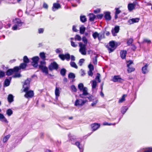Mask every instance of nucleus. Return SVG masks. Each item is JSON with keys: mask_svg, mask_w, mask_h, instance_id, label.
Instances as JSON below:
<instances>
[{"mask_svg": "<svg viewBox=\"0 0 152 152\" xmlns=\"http://www.w3.org/2000/svg\"><path fill=\"white\" fill-rule=\"evenodd\" d=\"M13 22L15 24L12 27V29L14 30L20 29L21 26L23 23L21 22L20 20L18 18H16L13 20Z\"/></svg>", "mask_w": 152, "mask_h": 152, "instance_id": "f257e3e1", "label": "nucleus"}, {"mask_svg": "<svg viewBox=\"0 0 152 152\" xmlns=\"http://www.w3.org/2000/svg\"><path fill=\"white\" fill-rule=\"evenodd\" d=\"M79 45L80 47L79 50L80 52L83 55H86V45L81 42H80Z\"/></svg>", "mask_w": 152, "mask_h": 152, "instance_id": "f03ea898", "label": "nucleus"}, {"mask_svg": "<svg viewBox=\"0 0 152 152\" xmlns=\"http://www.w3.org/2000/svg\"><path fill=\"white\" fill-rule=\"evenodd\" d=\"M109 46L107 48L109 53H110L113 51L115 49L116 47L115 46V44L113 41L110 42L109 43Z\"/></svg>", "mask_w": 152, "mask_h": 152, "instance_id": "7ed1b4c3", "label": "nucleus"}, {"mask_svg": "<svg viewBox=\"0 0 152 152\" xmlns=\"http://www.w3.org/2000/svg\"><path fill=\"white\" fill-rule=\"evenodd\" d=\"M58 68V65L56 62H53L49 65L48 68L50 70L52 71L53 69H57Z\"/></svg>", "mask_w": 152, "mask_h": 152, "instance_id": "20e7f679", "label": "nucleus"}, {"mask_svg": "<svg viewBox=\"0 0 152 152\" xmlns=\"http://www.w3.org/2000/svg\"><path fill=\"white\" fill-rule=\"evenodd\" d=\"M39 59V57L38 56H34L32 58V64L34 67H36L37 66Z\"/></svg>", "mask_w": 152, "mask_h": 152, "instance_id": "39448f33", "label": "nucleus"}, {"mask_svg": "<svg viewBox=\"0 0 152 152\" xmlns=\"http://www.w3.org/2000/svg\"><path fill=\"white\" fill-rule=\"evenodd\" d=\"M89 99L90 101L92 102L91 104V106L93 107L95 106L98 102V100L96 98L93 96L90 97Z\"/></svg>", "mask_w": 152, "mask_h": 152, "instance_id": "423d86ee", "label": "nucleus"}, {"mask_svg": "<svg viewBox=\"0 0 152 152\" xmlns=\"http://www.w3.org/2000/svg\"><path fill=\"white\" fill-rule=\"evenodd\" d=\"M86 102L85 101L81 99H77L75 101V105L76 106H82Z\"/></svg>", "mask_w": 152, "mask_h": 152, "instance_id": "0eeeda50", "label": "nucleus"}, {"mask_svg": "<svg viewBox=\"0 0 152 152\" xmlns=\"http://www.w3.org/2000/svg\"><path fill=\"white\" fill-rule=\"evenodd\" d=\"M112 80L115 82H121L123 81V80L120 77L119 75L114 76Z\"/></svg>", "mask_w": 152, "mask_h": 152, "instance_id": "6e6552de", "label": "nucleus"}, {"mask_svg": "<svg viewBox=\"0 0 152 152\" xmlns=\"http://www.w3.org/2000/svg\"><path fill=\"white\" fill-rule=\"evenodd\" d=\"M61 88L59 87H56L55 93L56 96V99L57 100H58V97L60 96V94L61 92L60 90Z\"/></svg>", "mask_w": 152, "mask_h": 152, "instance_id": "1a4fd4ad", "label": "nucleus"}, {"mask_svg": "<svg viewBox=\"0 0 152 152\" xmlns=\"http://www.w3.org/2000/svg\"><path fill=\"white\" fill-rule=\"evenodd\" d=\"M34 95V92L33 91L30 90L26 93L24 96L26 98H31Z\"/></svg>", "mask_w": 152, "mask_h": 152, "instance_id": "9d476101", "label": "nucleus"}, {"mask_svg": "<svg viewBox=\"0 0 152 152\" xmlns=\"http://www.w3.org/2000/svg\"><path fill=\"white\" fill-rule=\"evenodd\" d=\"M61 7V6L60 4L58 3H54L52 7V10L53 11H55L60 8Z\"/></svg>", "mask_w": 152, "mask_h": 152, "instance_id": "9b49d317", "label": "nucleus"}, {"mask_svg": "<svg viewBox=\"0 0 152 152\" xmlns=\"http://www.w3.org/2000/svg\"><path fill=\"white\" fill-rule=\"evenodd\" d=\"M119 26H115L114 28L113 29H112V30L113 35L114 36H115L116 35V34L117 33L119 32Z\"/></svg>", "mask_w": 152, "mask_h": 152, "instance_id": "f8f14e48", "label": "nucleus"}, {"mask_svg": "<svg viewBox=\"0 0 152 152\" xmlns=\"http://www.w3.org/2000/svg\"><path fill=\"white\" fill-rule=\"evenodd\" d=\"M140 19L138 18H132L129 20L128 22L130 24L134 23H137L139 22Z\"/></svg>", "mask_w": 152, "mask_h": 152, "instance_id": "ddd939ff", "label": "nucleus"}, {"mask_svg": "<svg viewBox=\"0 0 152 152\" xmlns=\"http://www.w3.org/2000/svg\"><path fill=\"white\" fill-rule=\"evenodd\" d=\"M148 65L147 64H146L142 68V71L143 74H145L148 72Z\"/></svg>", "mask_w": 152, "mask_h": 152, "instance_id": "4468645a", "label": "nucleus"}, {"mask_svg": "<svg viewBox=\"0 0 152 152\" xmlns=\"http://www.w3.org/2000/svg\"><path fill=\"white\" fill-rule=\"evenodd\" d=\"M135 5L134 3H129L128 4V8L129 11L132 10L135 8Z\"/></svg>", "mask_w": 152, "mask_h": 152, "instance_id": "2eb2a0df", "label": "nucleus"}, {"mask_svg": "<svg viewBox=\"0 0 152 152\" xmlns=\"http://www.w3.org/2000/svg\"><path fill=\"white\" fill-rule=\"evenodd\" d=\"M41 67L39 68L41 69L43 72L45 73V74H47L48 73V68L45 66H40Z\"/></svg>", "mask_w": 152, "mask_h": 152, "instance_id": "dca6fc26", "label": "nucleus"}, {"mask_svg": "<svg viewBox=\"0 0 152 152\" xmlns=\"http://www.w3.org/2000/svg\"><path fill=\"white\" fill-rule=\"evenodd\" d=\"M83 91V94H80V96L81 97L83 98V95H86L88 94V89L86 87H84L82 91Z\"/></svg>", "mask_w": 152, "mask_h": 152, "instance_id": "f3484780", "label": "nucleus"}, {"mask_svg": "<svg viewBox=\"0 0 152 152\" xmlns=\"http://www.w3.org/2000/svg\"><path fill=\"white\" fill-rule=\"evenodd\" d=\"M99 126L100 125L99 124L96 123H94L91 125V126L93 131L97 130L99 127Z\"/></svg>", "mask_w": 152, "mask_h": 152, "instance_id": "a211bd4d", "label": "nucleus"}, {"mask_svg": "<svg viewBox=\"0 0 152 152\" xmlns=\"http://www.w3.org/2000/svg\"><path fill=\"white\" fill-rule=\"evenodd\" d=\"M104 18L106 20H110L111 18L110 13L108 12H105Z\"/></svg>", "mask_w": 152, "mask_h": 152, "instance_id": "6ab92c4d", "label": "nucleus"}, {"mask_svg": "<svg viewBox=\"0 0 152 152\" xmlns=\"http://www.w3.org/2000/svg\"><path fill=\"white\" fill-rule=\"evenodd\" d=\"M11 78L10 77V80L8 79H6L5 80L4 82V86H8L10 85V80H11Z\"/></svg>", "mask_w": 152, "mask_h": 152, "instance_id": "aec40b11", "label": "nucleus"}, {"mask_svg": "<svg viewBox=\"0 0 152 152\" xmlns=\"http://www.w3.org/2000/svg\"><path fill=\"white\" fill-rule=\"evenodd\" d=\"M72 144H75L76 145L79 149L80 152H81V151H83L82 148V147H80V143L79 142L75 141V142H72Z\"/></svg>", "mask_w": 152, "mask_h": 152, "instance_id": "412c9836", "label": "nucleus"}, {"mask_svg": "<svg viewBox=\"0 0 152 152\" xmlns=\"http://www.w3.org/2000/svg\"><path fill=\"white\" fill-rule=\"evenodd\" d=\"M71 59L72 61H74L75 60V57L73 55L70 56L68 53H67V61H69Z\"/></svg>", "mask_w": 152, "mask_h": 152, "instance_id": "4be33fe9", "label": "nucleus"}, {"mask_svg": "<svg viewBox=\"0 0 152 152\" xmlns=\"http://www.w3.org/2000/svg\"><path fill=\"white\" fill-rule=\"evenodd\" d=\"M31 81V79L30 78H28L24 83L23 86H30L29 85Z\"/></svg>", "mask_w": 152, "mask_h": 152, "instance_id": "5701e85b", "label": "nucleus"}, {"mask_svg": "<svg viewBox=\"0 0 152 152\" xmlns=\"http://www.w3.org/2000/svg\"><path fill=\"white\" fill-rule=\"evenodd\" d=\"M92 36L94 39H95L97 37H98V39H100L101 38L100 37V34L96 32L93 33Z\"/></svg>", "mask_w": 152, "mask_h": 152, "instance_id": "b1692460", "label": "nucleus"}, {"mask_svg": "<svg viewBox=\"0 0 152 152\" xmlns=\"http://www.w3.org/2000/svg\"><path fill=\"white\" fill-rule=\"evenodd\" d=\"M126 51V50L121 51L120 52L121 56L122 59L125 58Z\"/></svg>", "mask_w": 152, "mask_h": 152, "instance_id": "393cba45", "label": "nucleus"}, {"mask_svg": "<svg viewBox=\"0 0 152 152\" xmlns=\"http://www.w3.org/2000/svg\"><path fill=\"white\" fill-rule=\"evenodd\" d=\"M7 99L8 102L11 103L13 101V96L12 94H10L9 95L7 98Z\"/></svg>", "mask_w": 152, "mask_h": 152, "instance_id": "a878e982", "label": "nucleus"}, {"mask_svg": "<svg viewBox=\"0 0 152 152\" xmlns=\"http://www.w3.org/2000/svg\"><path fill=\"white\" fill-rule=\"evenodd\" d=\"M91 83L92 89H94L95 88L97 85V83L96 81L95 80H92L91 81Z\"/></svg>", "mask_w": 152, "mask_h": 152, "instance_id": "bb28decb", "label": "nucleus"}, {"mask_svg": "<svg viewBox=\"0 0 152 152\" xmlns=\"http://www.w3.org/2000/svg\"><path fill=\"white\" fill-rule=\"evenodd\" d=\"M127 95L126 94H124L123 95L122 97L119 99L118 101V102L119 103H121L123 102L125 100V98L126 96Z\"/></svg>", "mask_w": 152, "mask_h": 152, "instance_id": "cd10ccee", "label": "nucleus"}, {"mask_svg": "<svg viewBox=\"0 0 152 152\" xmlns=\"http://www.w3.org/2000/svg\"><path fill=\"white\" fill-rule=\"evenodd\" d=\"M69 137L70 138V140L72 142H75L76 141V137L74 136H71L70 135H69Z\"/></svg>", "mask_w": 152, "mask_h": 152, "instance_id": "c85d7f7f", "label": "nucleus"}, {"mask_svg": "<svg viewBox=\"0 0 152 152\" xmlns=\"http://www.w3.org/2000/svg\"><path fill=\"white\" fill-rule=\"evenodd\" d=\"M13 72V70L12 69H10L7 71L6 75L8 76H10L12 75Z\"/></svg>", "mask_w": 152, "mask_h": 152, "instance_id": "c756f323", "label": "nucleus"}, {"mask_svg": "<svg viewBox=\"0 0 152 152\" xmlns=\"http://www.w3.org/2000/svg\"><path fill=\"white\" fill-rule=\"evenodd\" d=\"M89 20L91 21H93L96 18L95 15L93 14H90L89 15Z\"/></svg>", "mask_w": 152, "mask_h": 152, "instance_id": "7c9ffc66", "label": "nucleus"}, {"mask_svg": "<svg viewBox=\"0 0 152 152\" xmlns=\"http://www.w3.org/2000/svg\"><path fill=\"white\" fill-rule=\"evenodd\" d=\"M13 113L12 110L9 109L7 110L6 111V114L8 116H10Z\"/></svg>", "mask_w": 152, "mask_h": 152, "instance_id": "2f4dec72", "label": "nucleus"}, {"mask_svg": "<svg viewBox=\"0 0 152 152\" xmlns=\"http://www.w3.org/2000/svg\"><path fill=\"white\" fill-rule=\"evenodd\" d=\"M40 58L43 60H45L46 58L45 54L44 52H41L39 53Z\"/></svg>", "mask_w": 152, "mask_h": 152, "instance_id": "473e14b6", "label": "nucleus"}, {"mask_svg": "<svg viewBox=\"0 0 152 152\" xmlns=\"http://www.w3.org/2000/svg\"><path fill=\"white\" fill-rule=\"evenodd\" d=\"M59 57L62 60H64L66 58V54L64 55L63 54H60L59 55Z\"/></svg>", "mask_w": 152, "mask_h": 152, "instance_id": "72a5a7b5", "label": "nucleus"}, {"mask_svg": "<svg viewBox=\"0 0 152 152\" xmlns=\"http://www.w3.org/2000/svg\"><path fill=\"white\" fill-rule=\"evenodd\" d=\"M86 30V28L83 26L80 27V33L81 34H83Z\"/></svg>", "mask_w": 152, "mask_h": 152, "instance_id": "f704fd0d", "label": "nucleus"}, {"mask_svg": "<svg viewBox=\"0 0 152 152\" xmlns=\"http://www.w3.org/2000/svg\"><path fill=\"white\" fill-rule=\"evenodd\" d=\"M70 66L73 68L76 69H77L78 68L77 66L75 64V63L74 62H71L70 63Z\"/></svg>", "mask_w": 152, "mask_h": 152, "instance_id": "c9c22d12", "label": "nucleus"}, {"mask_svg": "<svg viewBox=\"0 0 152 152\" xmlns=\"http://www.w3.org/2000/svg\"><path fill=\"white\" fill-rule=\"evenodd\" d=\"M80 20L82 22H85L86 21V16L84 15H81L80 16Z\"/></svg>", "mask_w": 152, "mask_h": 152, "instance_id": "e433bc0d", "label": "nucleus"}, {"mask_svg": "<svg viewBox=\"0 0 152 152\" xmlns=\"http://www.w3.org/2000/svg\"><path fill=\"white\" fill-rule=\"evenodd\" d=\"M128 108L126 106L123 107L121 109V112L123 114H124L127 110Z\"/></svg>", "mask_w": 152, "mask_h": 152, "instance_id": "4c0bfd02", "label": "nucleus"}, {"mask_svg": "<svg viewBox=\"0 0 152 152\" xmlns=\"http://www.w3.org/2000/svg\"><path fill=\"white\" fill-rule=\"evenodd\" d=\"M66 73V70L64 69H62L60 71V74L61 75L63 76L65 75Z\"/></svg>", "mask_w": 152, "mask_h": 152, "instance_id": "58836bf2", "label": "nucleus"}, {"mask_svg": "<svg viewBox=\"0 0 152 152\" xmlns=\"http://www.w3.org/2000/svg\"><path fill=\"white\" fill-rule=\"evenodd\" d=\"M10 135H8L6 136H5L3 139V141L4 142H6L8 140L10 137Z\"/></svg>", "mask_w": 152, "mask_h": 152, "instance_id": "ea45409f", "label": "nucleus"}, {"mask_svg": "<svg viewBox=\"0 0 152 152\" xmlns=\"http://www.w3.org/2000/svg\"><path fill=\"white\" fill-rule=\"evenodd\" d=\"M143 152H152V148H148L144 149Z\"/></svg>", "mask_w": 152, "mask_h": 152, "instance_id": "a19ab883", "label": "nucleus"}, {"mask_svg": "<svg viewBox=\"0 0 152 152\" xmlns=\"http://www.w3.org/2000/svg\"><path fill=\"white\" fill-rule=\"evenodd\" d=\"M23 60L24 62L26 64L28 63L29 62V59L26 56H25L23 57Z\"/></svg>", "mask_w": 152, "mask_h": 152, "instance_id": "79ce46f5", "label": "nucleus"}, {"mask_svg": "<svg viewBox=\"0 0 152 152\" xmlns=\"http://www.w3.org/2000/svg\"><path fill=\"white\" fill-rule=\"evenodd\" d=\"M27 66V64L25 63H22L20 64L19 68L20 69H23L25 68Z\"/></svg>", "mask_w": 152, "mask_h": 152, "instance_id": "37998d69", "label": "nucleus"}, {"mask_svg": "<svg viewBox=\"0 0 152 152\" xmlns=\"http://www.w3.org/2000/svg\"><path fill=\"white\" fill-rule=\"evenodd\" d=\"M84 88L83 85L82 83H80L78 85V88L80 91H82Z\"/></svg>", "mask_w": 152, "mask_h": 152, "instance_id": "c03bdc74", "label": "nucleus"}, {"mask_svg": "<svg viewBox=\"0 0 152 152\" xmlns=\"http://www.w3.org/2000/svg\"><path fill=\"white\" fill-rule=\"evenodd\" d=\"M75 77V75L73 73H70L68 75V77L69 78L74 79Z\"/></svg>", "mask_w": 152, "mask_h": 152, "instance_id": "a18cd8bd", "label": "nucleus"}, {"mask_svg": "<svg viewBox=\"0 0 152 152\" xmlns=\"http://www.w3.org/2000/svg\"><path fill=\"white\" fill-rule=\"evenodd\" d=\"M0 120L1 121L4 122L5 123L7 124L8 123V121H7V119L5 117L4 115L3 116L2 118H1V119Z\"/></svg>", "mask_w": 152, "mask_h": 152, "instance_id": "49530a36", "label": "nucleus"}, {"mask_svg": "<svg viewBox=\"0 0 152 152\" xmlns=\"http://www.w3.org/2000/svg\"><path fill=\"white\" fill-rule=\"evenodd\" d=\"M46 64V62L45 61V60H43V61L40 62V64L39 65V68L41 67L40 66H44Z\"/></svg>", "mask_w": 152, "mask_h": 152, "instance_id": "de8ad7c7", "label": "nucleus"}, {"mask_svg": "<svg viewBox=\"0 0 152 152\" xmlns=\"http://www.w3.org/2000/svg\"><path fill=\"white\" fill-rule=\"evenodd\" d=\"M21 75L20 73H16L12 76V77L13 78L19 77Z\"/></svg>", "mask_w": 152, "mask_h": 152, "instance_id": "09e8293b", "label": "nucleus"}, {"mask_svg": "<svg viewBox=\"0 0 152 152\" xmlns=\"http://www.w3.org/2000/svg\"><path fill=\"white\" fill-rule=\"evenodd\" d=\"M29 86H23V88H24L23 90V91L26 93L27 92H28V90L29 89Z\"/></svg>", "mask_w": 152, "mask_h": 152, "instance_id": "8fccbe9b", "label": "nucleus"}, {"mask_svg": "<svg viewBox=\"0 0 152 152\" xmlns=\"http://www.w3.org/2000/svg\"><path fill=\"white\" fill-rule=\"evenodd\" d=\"M100 74L99 73H97V76L95 78L96 80H98L99 83H100L101 82V80L100 79Z\"/></svg>", "mask_w": 152, "mask_h": 152, "instance_id": "3c124183", "label": "nucleus"}, {"mask_svg": "<svg viewBox=\"0 0 152 152\" xmlns=\"http://www.w3.org/2000/svg\"><path fill=\"white\" fill-rule=\"evenodd\" d=\"M20 68L18 66H15L12 69L13 70V72H16L18 71L20 69Z\"/></svg>", "mask_w": 152, "mask_h": 152, "instance_id": "603ef678", "label": "nucleus"}, {"mask_svg": "<svg viewBox=\"0 0 152 152\" xmlns=\"http://www.w3.org/2000/svg\"><path fill=\"white\" fill-rule=\"evenodd\" d=\"M55 51L56 53H62V50L61 48H59L56 49L55 50Z\"/></svg>", "mask_w": 152, "mask_h": 152, "instance_id": "864d4df0", "label": "nucleus"}, {"mask_svg": "<svg viewBox=\"0 0 152 152\" xmlns=\"http://www.w3.org/2000/svg\"><path fill=\"white\" fill-rule=\"evenodd\" d=\"M127 67H128L127 70L129 72H131L134 70V69L132 67H130L129 66Z\"/></svg>", "mask_w": 152, "mask_h": 152, "instance_id": "5fc2aeb1", "label": "nucleus"}, {"mask_svg": "<svg viewBox=\"0 0 152 152\" xmlns=\"http://www.w3.org/2000/svg\"><path fill=\"white\" fill-rule=\"evenodd\" d=\"M75 40H77L78 41H80L81 40V37L78 35H76L75 37Z\"/></svg>", "mask_w": 152, "mask_h": 152, "instance_id": "6e6d98bb", "label": "nucleus"}, {"mask_svg": "<svg viewBox=\"0 0 152 152\" xmlns=\"http://www.w3.org/2000/svg\"><path fill=\"white\" fill-rule=\"evenodd\" d=\"M116 124L115 123H113V124H109L107 122H104L103 123V125H115Z\"/></svg>", "mask_w": 152, "mask_h": 152, "instance_id": "4d7b16f0", "label": "nucleus"}, {"mask_svg": "<svg viewBox=\"0 0 152 152\" xmlns=\"http://www.w3.org/2000/svg\"><path fill=\"white\" fill-rule=\"evenodd\" d=\"M71 88L72 91L74 92H76L77 91V89L74 86L72 85L71 86Z\"/></svg>", "mask_w": 152, "mask_h": 152, "instance_id": "13d9d810", "label": "nucleus"}, {"mask_svg": "<svg viewBox=\"0 0 152 152\" xmlns=\"http://www.w3.org/2000/svg\"><path fill=\"white\" fill-rule=\"evenodd\" d=\"M5 75V73L4 72L0 71V78L2 77Z\"/></svg>", "mask_w": 152, "mask_h": 152, "instance_id": "bf43d9fd", "label": "nucleus"}, {"mask_svg": "<svg viewBox=\"0 0 152 152\" xmlns=\"http://www.w3.org/2000/svg\"><path fill=\"white\" fill-rule=\"evenodd\" d=\"M44 31V29L43 28H39L38 30V32L39 34H42Z\"/></svg>", "mask_w": 152, "mask_h": 152, "instance_id": "052dcab7", "label": "nucleus"}, {"mask_svg": "<svg viewBox=\"0 0 152 152\" xmlns=\"http://www.w3.org/2000/svg\"><path fill=\"white\" fill-rule=\"evenodd\" d=\"M88 68L90 70L93 71L94 69V68L93 65L91 64H90L88 66Z\"/></svg>", "mask_w": 152, "mask_h": 152, "instance_id": "680f3d73", "label": "nucleus"}, {"mask_svg": "<svg viewBox=\"0 0 152 152\" xmlns=\"http://www.w3.org/2000/svg\"><path fill=\"white\" fill-rule=\"evenodd\" d=\"M93 62L94 64H96L97 63V60L96 57L95 56L94 58L93 59Z\"/></svg>", "mask_w": 152, "mask_h": 152, "instance_id": "e2e57ef3", "label": "nucleus"}, {"mask_svg": "<svg viewBox=\"0 0 152 152\" xmlns=\"http://www.w3.org/2000/svg\"><path fill=\"white\" fill-rule=\"evenodd\" d=\"M133 40L132 39H129L127 42V44L128 45H130L132 42Z\"/></svg>", "mask_w": 152, "mask_h": 152, "instance_id": "0e129e2a", "label": "nucleus"}, {"mask_svg": "<svg viewBox=\"0 0 152 152\" xmlns=\"http://www.w3.org/2000/svg\"><path fill=\"white\" fill-rule=\"evenodd\" d=\"M82 40L85 44H87V40L85 37L82 38Z\"/></svg>", "mask_w": 152, "mask_h": 152, "instance_id": "69168bd1", "label": "nucleus"}, {"mask_svg": "<svg viewBox=\"0 0 152 152\" xmlns=\"http://www.w3.org/2000/svg\"><path fill=\"white\" fill-rule=\"evenodd\" d=\"M84 60L83 59H80L79 61V64L80 66H81L83 63L84 62Z\"/></svg>", "mask_w": 152, "mask_h": 152, "instance_id": "338daca9", "label": "nucleus"}, {"mask_svg": "<svg viewBox=\"0 0 152 152\" xmlns=\"http://www.w3.org/2000/svg\"><path fill=\"white\" fill-rule=\"evenodd\" d=\"M93 71L90 70L88 72V74L89 76H92L93 75Z\"/></svg>", "mask_w": 152, "mask_h": 152, "instance_id": "774afa93", "label": "nucleus"}]
</instances>
